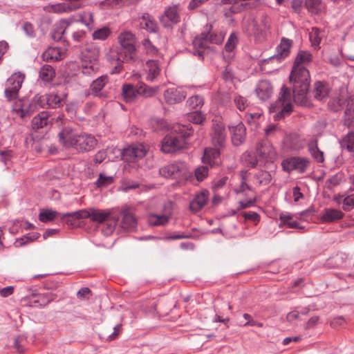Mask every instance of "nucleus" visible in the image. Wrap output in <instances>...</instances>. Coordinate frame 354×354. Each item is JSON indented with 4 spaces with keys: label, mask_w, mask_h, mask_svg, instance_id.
<instances>
[{
    "label": "nucleus",
    "mask_w": 354,
    "mask_h": 354,
    "mask_svg": "<svg viewBox=\"0 0 354 354\" xmlns=\"http://www.w3.org/2000/svg\"><path fill=\"white\" fill-rule=\"evenodd\" d=\"M290 82L292 84L293 96L289 88L283 85L281 88L277 100L272 104L270 111H278L274 115L275 120H279L292 111V100L301 106L308 104V92L310 87V73L306 68L292 67Z\"/></svg>",
    "instance_id": "f257e3e1"
},
{
    "label": "nucleus",
    "mask_w": 354,
    "mask_h": 354,
    "mask_svg": "<svg viewBox=\"0 0 354 354\" xmlns=\"http://www.w3.org/2000/svg\"><path fill=\"white\" fill-rule=\"evenodd\" d=\"M190 124H178L174 127V132L166 136L161 142V151L165 153H171L185 147L186 139L193 134Z\"/></svg>",
    "instance_id": "f03ea898"
},
{
    "label": "nucleus",
    "mask_w": 354,
    "mask_h": 354,
    "mask_svg": "<svg viewBox=\"0 0 354 354\" xmlns=\"http://www.w3.org/2000/svg\"><path fill=\"white\" fill-rule=\"evenodd\" d=\"M224 38L225 33L223 32L212 30V25L207 24L204 31L194 39L193 46L197 54L202 57L203 50L208 48L209 44H221Z\"/></svg>",
    "instance_id": "7ed1b4c3"
},
{
    "label": "nucleus",
    "mask_w": 354,
    "mask_h": 354,
    "mask_svg": "<svg viewBox=\"0 0 354 354\" xmlns=\"http://www.w3.org/2000/svg\"><path fill=\"white\" fill-rule=\"evenodd\" d=\"M272 20L266 14L262 13L252 21L251 34L258 41H264L270 35Z\"/></svg>",
    "instance_id": "20e7f679"
},
{
    "label": "nucleus",
    "mask_w": 354,
    "mask_h": 354,
    "mask_svg": "<svg viewBox=\"0 0 354 354\" xmlns=\"http://www.w3.org/2000/svg\"><path fill=\"white\" fill-rule=\"evenodd\" d=\"M118 42L124 53L126 61L134 62L137 59L136 35L130 31H123L118 37Z\"/></svg>",
    "instance_id": "39448f33"
},
{
    "label": "nucleus",
    "mask_w": 354,
    "mask_h": 354,
    "mask_svg": "<svg viewBox=\"0 0 354 354\" xmlns=\"http://www.w3.org/2000/svg\"><path fill=\"white\" fill-rule=\"evenodd\" d=\"M25 80V74L21 72L14 73L5 83L4 95L8 101L16 100Z\"/></svg>",
    "instance_id": "423d86ee"
},
{
    "label": "nucleus",
    "mask_w": 354,
    "mask_h": 354,
    "mask_svg": "<svg viewBox=\"0 0 354 354\" xmlns=\"http://www.w3.org/2000/svg\"><path fill=\"white\" fill-rule=\"evenodd\" d=\"M281 166L283 169L288 172L297 170L299 173H304L310 166V160L304 157H290L283 160Z\"/></svg>",
    "instance_id": "0eeeda50"
},
{
    "label": "nucleus",
    "mask_w": 354,
    "mask_h": 354,
    "mask_svg": "<svg viewBox=\"0 0 354 354\" xmlns=\"http://www.w3.org/2000/svg\"><path fill=\"white\" fill-rule=\"evenodd\" d=\"M211 140L215 147L222 148L225 146L226 132L224 124L218 120L212 121Z\"/></svg>",
    "instance_id": "6e6552de"
},
{
    "label": "nucleus",
    "mask_w": 354,
    "mask_h": 354,
    "mask_svg": "<svg viewBox=\"0 0 354 354\" xmlns=\"http://www.w3.org/2000/svg\"><path fill=\"white\" fill-rule=\"evenodd\" d=\"M147 152V148L143 144H134L123 150L122 158L126 162H135L142 158Z\"/></svg>",
    "instance_id": "1a4fd4ad"
},
{
    "label": "nucleus",
    "mask_w": 354,
    "mask_h": 354,
    "mask_svg": "<svg viewBox=\"0 0 354 354\" xmlns=\"http://www.w3.org/2000/svg\"><path fill=\"white\" fill-rule=\"evenodd\" d=\"M79 133L75 129L64 127L58 134L59 142L66 149L73 148L75 149Z\"/></svg>",
    "instance_id": "9d476101"
},
{
    "label": "nucleus",
    "mask_w": 354,
    "mask_h": 354,
    "mask_svg": "<svg viewBox=\"0 0 354 354\" xmlns=\"http://www.w3.org/2000/svg\"><path fill=\"white\" fill-rule=\"evenodd\" d=\"M121 221L119 223L120 227L125 230H131L137 225V219L131 208L128 207L119 209V217Z\"/></svg>",
    "instance_id": "9b49d317"
},
{
    "label": "nucleus",
    "mask_w": 354,
    "mask_h": 354,
    "mask_svg": "<svg viewBox=\"0 0 354 354\" xmlns=\"http://www.w3.org/2000/svg\"><path fill=\"white\" fill-rule=\"evenodd\" d=\"M180 9L178 5L167 7L160 17V23L165 28L171 27L180 21Z\"/></svg>",
    "instance_id": "f8f14e48"
},
{
    "label": "nucleus",
    "mask_w": 354,
    "mask_h": 354,
    "mask_svg": "<svg viewBox=\"0 0 354 354\" xmlns=\"http://www.w3.org/2000/svg\"><path fill=\"white\" fill-rule=\"evenodd\" d=\"M89 54V51L84 52L82 54V72L86 75L95 74L98 69L97 54L93 53L92 57H90Z\"/></svg>",
    "instance_id": "ddd939ff"
},
{
    "label": "nucleus",
    "mask_w": 354,
    "mask_h": 354,
    "mask_svg": "<svg viewBox=\"0 0 354 354\" xmlns=\"http://www.w3.org/2000/svg\"><path fill=\"white\" fill-rule=\"evenodd\" d=\"M97 140L94 136L86 133H80L75 149L78 151H89L95 148Z\"/></svg>",
    "instance_id": "4468645a"
},
{
    "label": "nucleus",
    "mask_w": 354,
    "mask_h": 354,
    "mask_svg": "<svg viewBox=\"0 0 354 354\" xmlns=\"http://www.w3.org/2000/svg\"><path fill=\"white\" fill-rule=\"evenodd\" d=\"M185 171V166L182 162L169 164L159 169L160 174L165 178H177L180 177Z\"/></svg>",
    "instance_id": "2eb2a0df"
},
{
    "label": "nucleus",
    "mask_w": 354,
    "mask_h": 354,
    "mask_svg": "<svg viewBox=\"0 0 354 354\" xmlns=\"http://www.w3.org/2000/svg\"><path fill=\"white\" fill-rule=\"evenodd\" d=\"M256 152L260 158L266 161H273L277 158L276 150L268 141L259 143Z\"/></svg>",
    "instance_id": "dca6fc26"
},
{
    "label": "nucleus",
    "mask_w": 354,
    "mask_h": 354,
    "mask_svg": "<svg viewBox=\"0 0 354 354\" xmlns=\"http://www.w3.org/2000/svg\"><path fill=\"white\" fill-rule=\"evenodd\" d=\"M186 97V92L183 88H169L164 92V98L169 104H175L181 102Z\"/></svg>",
    "instance_id": "f3484780"
},
{
    "label": "nucleus",
    "mask_w": 354,
    "mask_h": 354,
    "mask_svg": "<svg viewBox=\"0 0 354 354\" xmlns=\"http://www.w3.org/2000/svg\"><path fill=\"white\" fill-rule=\"evenodd\" d=\"M116 209L117 208L100 209L95 207H90L88 218L94 223L99 224L104 223L105 221H106L109 217L113 214Z\"/></svg>",
    "instance_id": "a211bd4d"
},
{
    "label": "nucleus",
    "mask_w": 354,
    "mask_h": 354,
    "mask_svg": "<svg viewBox=\"0 0 354 354\" xmlns=\"http://www.w3.org/2000/svg\"><path fill=\"white\" fill-rule=\"evenodd\" d=\"M209 200V192L204 189L195 194L189 203V209L193 213L201 211L207 203Z\"/></svg>",
    "instance_id": "6ab92c4d"
},
{
    "label": "nucleus",
    "mask_w": 354,
    "mask_h": 354,
    "mask_svg": "<svg viewBox=\"0 0 354 354\" xmlns=\"http://www.w3.org/2000/svg\"><path fill=\"white\" fill-rule=\"evenodd\" d=\"M229 129L232 144L235 146H239L243 144L246 136V128L243 122H239L234 126H230Z\"/></svg>",
    "instance_id": "aec40b11"
},
{
    "label": "nucleus",
    "mask_w": 354,
    "mask_h": 354,
    "mask_svg": "<svg viewBox=\"0 0 354 354\" xmlns=\"http://www.w3.org/2000/svg\"><path fill=\"white\" fill-rule=\"evenodd\" d=\"M121 97L124 102L132 104L138 100V95L136 85L124 83L122 86Z\"/></svg>",
    "instance_id": "412c9836"
},
{
    "label": "nucleus",
    "mask_w": 354,
    "mask_h": 354,
    "mask_svg": "<svg viewBox=\"0 0 354 354\" xmlns=\"http://www.w3.org/2000/svg\"><path fill=\"white\" fill-rule=\"evenodd\" d=\"M292 45V41L286 38H282L279 45L277 48V54L270 57L269 60L281 61L287 57Z\"/></svg>",
    "instance_id": "4be33fe9"
},
{
    "label": "nucleus",
    "mask_w": 354,
    "mask_h": 354,
    "mask_svg": "<svg viewBox=\"0 0 354 354\" xmlns=\"http://www.w3.org/2000/svg\"><path fill=\"white\" fill-rule=\"evenodd\" d=\"M12 111L19 117L24 118L30 115L34 112V108H32L28 100L22 99L14 103Z\"/></svg>",
    "instance_id": "5701e85b"
},
{
    "label": "nucleus",
    "mask_w": 354,
    "mask_h": 354,
    "mask_svg": "<svg viewBox=\"0 0 354 354\" xmlns=\"http://www.w3.org/2000/svg\"><path fill=\"white\" fill-rule=\"evenodd\" d=\"M219 149L220 148L218 147L206 148L202 158L203 162L211 167L218 165L221 163V153Z\"/></svg>",
    "instance_id": "b1692460"
},
{
    "label": "nucleus",
    "mask_w": 354,
    "mask_h": 354,
    "mask_svg": "<svg viewBox=\"0 0 354 354\" xmlns=\"http://www.w3.org/2000/svg\"><path fill=\"white\" fill-rule=\"evenodd\" d=\"M72 22V18H70L67 19H61L57 23H56L51 32L52 39L56 41H60L63 38L66 28L71 24Z\"/></svg>",
    "instance_id": "393cba45"
},
{
    "label": "nucleus",
    "mask_w": 354,
    "mask_h": 354,
    "mask_svg": "<svg viewBox=\"0 0 354 354\" xmlns=\"http://www.w3.org/2000/svg\"><path fill=\"white\" fill-rule=\"evenodd\" d=\"M255 91L257 96L262 101L268 100L273 92L272 86L268 80L259 81Z\"/></svg>",
    "instance_id": "a878e982"
},
{
    "label": "nucleus",
    "mask_w": 354,
    "mask_h": 354,
    "mask_svg": "<svg viewBox=\"0 0 354 354\" xmlns=\"http://www.w3.org/2000/svg\"><path fill=\"white\" fill-rule=\"evenodd\" d=\"M109 82L107 75H102L94 80L90 86L91 93L101 98L106 97V95L102 92V88Z\"/></svg>",
    "instance_id": "bb28decb"
},
{
    "label": "nucleus",
    "mask_w": 354,
    "mask_h": 354,
    "mask_svg": "<svg viewBox=\"0 0 354 354\" xmlns=\"http://www.w3.org/2000/svg\"><path fill=\"white\" fill-rule=\"evenodd\" d=\"M344 214L339 209L333 208H326L320 216V221L324 223H333L342 219Z\"/></svg>",
    "instance_id": "cd10ccee"
},
{
    "label": "nucleus",
    "mask_w": 354,
    "mask_h": 354,
    "mask_svg": "<svg viewBox=\"0 0 354 354\" xmlns=\"http://www.w3.org/2000/svg\"><path fill=\"white\" fill-rule=\"evenodd\" d=\"M45 62H56L64 58L65 53L60 48L49 47L41 55Z\"/></svg>",
    "instance_id": "c85d7f7f"
},
{
    "label": "nucleus",
    "mask_w": 354,
    "mask_h": 354,
    "mask_svg": "<svg viewBox=\"0 0 354 354\" xmlns=\"http://www.w3.org/2000/svg\"><path fill=\"white\" fill-rule=\"evenodd\" d=\"M119 222V209L117 208L109 218L105 221L102 228V232L105 236H109L113 233L116 225Z\"/></svg>",
    "instance_id": "c756f323"
},
{
    "label": "nucleus",
    "mask_w": 354,
    "mask_h": 354,
    "mask_svg": "<svg viewBox=\"0 0 354 354\" xmlns=\"http://www.w3.org/2000/svg\"><path fill=\"white\" fill-rule=\"evenodd\" d=\"M89 208L82 209L73 212H67L61 216V220L66 221L68 224L73 225V220L88 218Z\"/></svg>",
    "instance_id": "7c9ffc66"
},
{
    "label": "nucleus",
    "mask_w": 354,
    "mask_h": 354,
    "mask_svg": "<svg viewBox=\"0 0 354 354\" xmlns=\"http://www.w3.org/2000/svg\"><path fill=\"white\" fill-rule=\"evenodd\" d=\"M317 144V138H313L309 140L308 143V149L311 156L315 160V161L321 163L324 160V152L318 148Z\"/></svg>",
    "instance_id": "2f4dec72"
},
{
    "label": "nucleus",
    "mask_w": 354,
    "mask_h": 354,
    "mask_svg": "<svg viewBox=\"0 0 354 354\" xmlns=\"http://www.w3.org/2000/svg\"><path fill=\"white\" fill-rule=\"evenodd\" d=\"M146 66L147 73L146 80L152 82L160 75V68L159 63L156 60H149L146 63Z\"/></svg>",
    "instance_id": "473e14b6"
},
{
    "label": "nucleus",
    "mask_w": 354,
    "mask_h": 354,
    "mask_svg": "<svg viewBox=\"0 0 354 354\" xmlns=\"http://www.w3.org/2000/svg\"><path fill=\"white\" fill-rule=\"evenodd\" d=\"M44 10L46 12L62 14L69 12L74 10V8L66 3H59L55 4H49L44 7Z\"/></svg>",
    "instance_id": "72a5a7b5"
},
{
    "label": "nucleus",
    "mask_w": 354,
    "mask_h": 354,
    "mask_svg": "<svg viewBox=\"0 0 354 354\" xmlns=\"http://www.w3.org/2000/svg\"><path fill=\"white\" fill-rule=\"evenodd\" d=\"M345 124L348 127L351 126L352 129L340 141L341 147L351 152L354 150V124L347 123L345 120Z\"/></svg>",
    "instance_id": "f704fd0d"
},
{
    "label": "nucleus",
    "mask_w": 354,
    "mask_h": 354,
    "mask_svg": "<svg viewBox=\"0 0 354 354\" xmlns=\"http://www.w3.org/2000/svg\"><path fill=\"white\" fill-rule=\"evenodd\" d=\"M55 75L54 68L48 64L42 66L39 71V78L45 84L51 82Z\"/></svg>",
    "instance_id": "c9c22d12"
},
{
    "label": "nucleus",
    "mask_w": 354,
    "mask_h": 354,
    "mask_svg": "<svg viewBox=\"0 0 354 354\" xmlns=\"http://www.w3.org/2000/svg\"><path fill=\"white\" fill-rule=\"evenodd\" d=\"M140 26L150 32H156L158 29L154 19L147 13L144 14L140 18Z\"/></svg>",
    "instance_id": "e433bc0d"
},
{
    "label": "nucleus",
    "mask_w": 354,
    "mask_h": 354,
    "mask_svg": "<svg viewBox=\"0 0 354 354\" xmlns=\"http://www.w3.org/2000/svg\"><path fill=\"white\" fill-rule=\"evenodd\" d=\"M138 95L144 97H151L158 91V86H150L142 82H140L136 84Z\"/></svg>",
    "instance_id": "4c0bfd02"
},
{
    "label": "nucleus",
    "mask_w": 354,
    "mask_h": 354,
    "mask_svg": "<svg viewBox=\"0 0 354 354\" xmlns=\"http://www.w3.org/2000/svg\"><path fill=\"white\" fill-rule=\"evenodd\" d=\"M32 127L37 130L47 126L49 123V114L46 111H42L35 115L32 120Z\"/></svg>",
    "instance_id": "58836bf2"
},
{
    "label": "nucleus",
    "mask_w": 354,
    "mask_h": 354,
    "mask_svg": "<svg viewBox=\"0 0 354 354\" xmlns=\"http://www.w3.org/2000/svg\"><path fill=\"white\" fill-rule=\"evenodd\" d=\"M305 6L308 10L313 15H319L326 10V6L322 0H306Z\"/></svg>",
    "instance_id": "ea45409f"
},
{
    "label": "nucleus",
    "mask_w": 354,
    "mask_h": 354,
    "mask_svg": "<svg viewBox=\"0 0 354 354\" xmlns=\"http://www.w3.org/2000/svg\"><path fill=\"white\" fill-rule=\"evenodd\" d=\"M313 60L312 54L306 50H299L295 57L292 67L306 68L304 65L310 63Z\"/></svg>",
    "instance_id": "a19ab883"
},
{
    "label": "nucleus",
    "mask_w": 354,
    "mask_h": 354,
    "mask_svg": "<svg viewBox=\"0 0 354 354\" xmlns=\"http://www.w3.org/2000/svg\"><path fill=\"white\" fill-rule=\"evenodd\" d=\"M334 200L337 204H342V208L345 211H349L354 208V194L348 196H335Z\"/></svg>",
    "instance_id": "79ce46f5"
},
{
    "label": "nucleus",
    "mask_w": 354,
    "mask_h": 354,
    "mask_svg": "<svg viewBox=\"0 0 354 354\" xmlns=\"http://www.w3.org/2000/svg\"><path fill=\"white\" fill-rule=\"evenodd\" d=\"M170 216L165 214H150L147 216V221L150 225H165L169 221Z\"/></svg>",
    "instance_id": "37998d69"
},
{
    "label": "nucleus",
    "mask_w": 354,
    "mask_h": 354,
    "mask_svg": "<svg viewBox=\"0 0 354 354\" xmlns=\"http://www.w3.org/2000/svg\"><path fill=\"white\" fill-rule=\"evenodd\" d=\"M239 175L241 179V183L239 187L235 189L236 193L239 194L245 190H252L251 186L248 184L250 173L248 170L243 169L239 172Z\"/></svg>",
    "instance_id": "c03bdc74"
},
{
    "label": "nucleus",
    "mask_w": 354,
    "mask_h": 354,
    "mask_svg": "<svg viewBox=\"0 0 354 354\" xmlns=\"http://www.w3.org/2000/svg\"><path fill=\"white\" fill-rule=\"evenodd\" d=\"M76 21L84 24L88 29L91 30L94 26L93 13L90 11H83L77 15ZM73 21H74L72 19Z\"/></svg>",
    "instance_id": "a18cd8bd"
},
{
    "label": "nucleus",
    "mask_w": 354,
    "mask_h": 354,
    "mask_svg": "<svg viewBox=\"0 0 354 354\" xmlns=\"http://www.w3.org/2000/svg\"><path fill=\"white\" fill-rule=\"evenodd\" d=\"M329 93V87L327 84L322 82L315 83L314 94L315 97L318 100H322L326 97Z\"/></svg>",
    "instance_id": "49530a36"
},
{
    "label": "nucleus",
    "mask_w": 354,
    "mask_h": 354,
    "mask_svg": "<svg viewBox=\"0 0 354 354\" xmlns=\"http://www.w3.org/2000/svg\"><path fill=\"white\" fill-rule=\"evenodd\" d=\"M322 30L317 28L313 27L311 28L310 32H309V39L311 43V46L315 49H319V45L322 40Z\"/></svg>",
    "instance_id": "de8ad7c7"
},
{
    "label": "nucleus",
    "mask_w": 354,
    "mask_h": 354,
    "mask_svg": "<svg viewBox=\"0 0 354 354\" xmlns=\"http://www.w3.org/2000/svg\"><path fill=\"white\" fill-rule=\"evenodd\" d=\"M39 307H44L55 299V295L51 292L35 294Z\"/></svg>",
    "instance_id": "09e8293b"
},
{
    "label": "nucleus",
    "mask_w": 354,
    "mask_h": 354,
    "mask_svg": "<svg viewBox=\"0 0 354 354\" xmlns=\"http://www.w3.org/2000/svg\"><path fill=\"white\" fill-rule=\"evenodd\" d=\"M187 120L196 124H203L206 120V116L201 111H193L187 114Z\"/></svg>",
    "instance_id": "8fccbe9b"
},
{
    "label": "nucleus",
    "mask_w": 354,
    "mask_h": 354,
    "mask_svg": "<svg viewBox=\"0 0 354 354\" xmlns=\"http://www.w3.org/2000/svg\"><path fill=\"white\" fill-rule=\"evenodd\" d=\"M111 33V30L109 27H102L97 29L93 32V39L98 40H105Z\"/></svg>",
    "instance_id": "3c124183"
},
{
    "label": "nucleus",
    "mask_w": 354,
    "mask_h": 354,
    "mask_svg": "<svg viewBox=\"0 0 354 354\" xmlns=\"http://www.w3.org/2000/svg\"><path fill=\"white\" fill-rule=\"evenodd\" d=\"M30 104L32 108H34V111L39 108H44L46 104V95H36Z\"/></svg>",
    "instance_id": "603ef678"
},
{
    "label": "nucleus",
    "mask_w": 354,
    "mask_h": 354,
    "mask_svg": "<svg viewBox=\"0 0 354 354\" xmlns=\"http://www.w3.org/2000/svg\"><path fill=\"white\" fill-rule=\"evenodd\" d=\"M59 214L56 211L47 209L39 213V219L41 222L46 223L54 220Z\"/></svg>",
    "instance_id": "864d4df0"
},
{
    "label": "nucleus",
    "mask_w": 354,
    "mask_h": 354,
    "mask_svg": "<svg viewBox=\"0 0 354 354\" xmlns=\"http://www.w3.org/2000/svg\"><path fill=\"white\" fill-rule=\"evenodd\" d=\"M62 98L59 95L51 93L46 95V104L51 108H56L62 104Z\"/></svg>",
    "instance_id": "5fc2aeb1"
},
{
    "label": "nucleus",
    "mask_w": 354,
    "mask_h": 354,
    "mask_svg": "<svg viewBox=\"0 0 354 354\" xmlns=\"http://www.w3.org/2000/svg\"><path fill=\"white\" fill-rule=\"evenodd\" d=\"M238 44V37L235 32L231 33L225 45V49L227 52H232Z\"/></svg>",
    "instance_id": "6e6d98bb"
},
{
    "label": "nucleus",
    "mask_w": 354,
    "mask_h": 354,
    "mask_svg": "<svg viewBox=\"0 0 354 354\" xmlns=\"http://www.w3.org/2000/svg\"><path fill=\"white\" fill-rule=\"evenodd\" d=\"M187 103L192 109H196L203 105L204 99L202 96L196 95L190 97L187 100Z\"/></svg>",
    "instance_id": "4d7b16f0"
},
{
    "label": "nucleus",
    "mask_w": 354,
    "mask_h": 354,
    "mask_svg": "<svg viewBox=\"0 0 354 354\" xmlns=\"http://www.w3.org/2000/svg\"><path fill=\"white\" fill-rule=\"evenodd\" d=\"M315 209L313 206L309 207L307 209L300 212L298 218L304 221H311L315 214Z\"/></svg>",
    "instance_id": "13d9d810"
},
{
    "label": "nucleus",
    "mask_w": 354,
    "mask_h": 354,
    "mask_svg": "<svg viewBox=\"0 0 354 354\" xmlns=\"http://www.w3.org/2000/svg\"><path fill=\"white\" fill-rule=\"evenodd\" d=\"M254 178L258 180L259 185H267L270 181V175L267 171H261L255 174Z\"/></svg>",
    "instance_id": "bf43d9fd"
},
{
    "label": "nucleus",
    "mask_w": 354,
    "mask_h": 354,
    "mask_svg": "<svg viewBox=\"0 0 354 354\" xmlns=\"http://www.w3.org/2000/svg\"><path fill=\"white\" fill-rule=\"evenodd\" d=\"M209 169L206 166H201L195 169V176L198 181H203L208 176Z\"/></svg>",
    "instance_id": "052dcab7"
},
{
    "label": "nucleus",
    "mask_w": 354,
    "mask_h": 354,
    "mask_svg": "<svg viewBox=\"0 0 354 354\" xmlns=\"http://www.w3.org/2000/svg\"><path fill=\"white\" fill-rule=\"evenodd\" d=\"M234 102L236 108L241 111H244L248 106L247 99L241 95L235 96L234 99Z\"/></svg>",
    "instance_id": "680f3d73"
},
{
    "label": "nucleus",
    "mask_w": 354,
    "mask_h": 354,
    "mask_svg": "<svg viewBox=\"0 0 354 354\" xmlns=\"http://www.w3.org/2000/svg\"><path fill=\"white\" fill-rule=\"evenodd\" d=\"M113 182L112 176H106L100 174L95 184L97 187H106Z\"/></svg>",
    "instance_id": "e2e57ef3"
},
{
    "label": "nucleus",
    "mask_w": 354,
    "mask_h": 354,
    "mask_svg": "<svg viewBox=\"0 0 354 354\" xmlns=\"http://www.w3.org/2000/svg\"><path fill=\"white\" fill-rule=\"evenodd\" d=\"M243 217L245 221H251L255 223V225L260 221V215L255 212H243Z\"/></svg>",
    "instance_id": "0e129e2a"
},
{
    "label": "nucleus",
    "mask_w": 354,
    "mask_h": 354,
    "mask_svg": "<svg viewBox=\"0 0 354 354\" xmlns=\"http://www.w3.org/2000/svg\"><path fill=\"white\" fill-rule=\"evenodd\" d=\"M23 306L39 308L35 294L21 299Z\"/></svg>",
    "instance_id": "69168bd1"
},
{
    "label": "nucleus",
    "mask_w": 354,
    "mask_h": 354,
    "mask_svg": "<svg viewBox=\"0 0 354 354\" xmlns=\"http://www.w3.org/2000/svg\"><path fill=\"white\" fill-rule=\"evenodd\" d=\"M142 44L144 46L147 54L154 55L157 53V48L151 44L149 39H145L143 41Z\"/></svg>",
    "instance_id": "338daca9"
},
{
    "label": "nucleus",
    "mask_w": 354,
    "mask_h": 354,
    "mask_svg": "<svg viewBox=\"0 0 354 354\" xmlns=\"http://www.w3.org/2000/svg\"><path fill=\"white\" fill-rule=\"evenodd\" d=\"M256 202H257L256 197H254L253 198H249V199L241 201L239 203V209H246V208L252 207L255 205Z\"/></svg>",
    "instance_id": "774afa93"
}]
</instances>
